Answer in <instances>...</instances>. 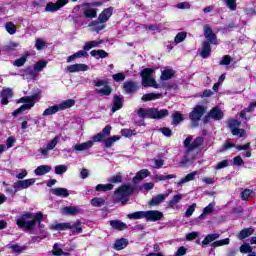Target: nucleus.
Instances as JSON below:
<instances>
[{"label":"nucleus","instance_id":"f257e3e1","mask_svg":"<svg viewBox=\"0 0 256 256\" xmlns=\"http://www.w3.org/2000/svg\"><path fill=\"white\" fill-rule=\"evenodd\" d=\"M41 221H43V213L38 212L34 216L31 213H25L16 220V225L21 228L25 227L27 231H33L37 223L40 228H43V225H41Z\"/></svg>","mask_w":256,"mask_h":256},{"label":"nucleus","instance_id":"f03ea898","mask_svg":"<svg viewBox=\"0 0 256 256\" xmlns=\"http://www.w3.org/2000/svg\"><path fill=\"white\" fill-rule=\"evenodd\" d=\"M137 113H138V116L142 118L165 119V117H168L169 115V110L167 109L159 110L157 108H148V109L140 108Z\"/></svg>","mask_w":256,"mask_h":256},{"label":"nucleus","instance_id":"7ed1b4c3","mask_svg":"<svg viewBox=\"0 0 256 256\" xmlns=\"http://www.w3.org/2000/svg\"><path fill=\"white\" fill-rule=\"evenodd\" d=\"M40 97L39 94H34L32 96H25L19 99L18 103H25L20 108L16 109L12 115L14 117H17L19 113H23V111H27L29 109H32V107H35V102L39 101Z\"/></svg>","mask_w":256,"mask_h":256},{"label":"nucleus","instance_id":"20e7f679","mask_svg":"<svg viewBox=\"0 0 256 256\" xmlns=\"http://www.w3.org/2000/svg\"><path fill=\"white\" fill-rule=\"evenodd\" d=\"M131 193H133V188L131 186L122 185L114 192V203H122V205H126Z\"/></svg>","mask_w":256,"mask_h":256},{"label":"nucleus","instance_id":"39448f33","mask_svg":"<svg viewBox=\"0 0 256 256\" xmlns=\"http://www.w3.org/2000/svg\"><path fill=\"white\" fill-rule=\"evenodd\" d=\"M153 73H155V71L151 68H146L141 72L143 87H153L154 89H159V84L155 81V79H153Z\"/></svg>","mask_w":256,"mask_h":256},{"label":"nucleus","instance_id":"423d86ee","mask_svg":"<svg viewBox=\"0 0 256 256\" xmlns=\"http://www.w3.org/2000/svg\"><path fill=\"white\" fill-rule=\"evenodd\" d=\"M193 137L189 136L188 138L185 139L184 141V147L187 149V157L197 149V147H201L203 145V137H197L192 143Z\"/></svg>","mask_w":256,"mask_h":256},{"label":"nucleus","instance_id":"0eeeda50","mask_svg":"<svg viewBox=\"0 0 256 256\" xmlns=\"http://www.w3.org/2000/svg\"><path fill=\"white\" fill-rule=\"evenodd\" d=\"M205 115V108L203 106H196L189 117L192 121V127H197L199 125V121H201V117Z\"/></svg>","mask_w":256,"mask_h":256},{"label":"nucleus","instance_id":"6e6552de","mask_svg":"<svg viewBox=\"0 0 256 256\" xmlns=\"http://www.w3.org/2000/svg\"><path fill=\"white\" fill-rule=\"evenodd\" d=\"M97 3H85L82 5V11L85 17L88 19H93L97 17V9L94 7H97Z\"/></svg>","mask_w":256,"mask_h":256},{"label":"nucleus","instance_id":"1a4fd4ad","mask_svg":"<svg viewBox=\"0 0 256 256\" xmlns=\"http://www.w3.org/2000/svg\"><path fill=\"white\" fill-rule=\"evenodd\" d=\"M229 127L232 135H235L236 137H245V129H239V127H241V122H239V120H230Z\"/></svg>","mask_w":256,"mask_h":256},{"label":"nucleus","instance_id":"9d476101","mask_svg":"<svg viewBox=\"0 0 256 256\" xmlns=\"http://www.w3.org/2000/svg\"><path fill=\"white\" fill-rule=\"evenodd\" d=\"M59 136L54 137L52 140H50L47 144L46 147L40 148L38 151L43 155V157H48L49 156V151H53L57 147V144L59 143Z\"/></svg>","mask_w":256,"mask_h":256},{"label":"nucleus","instance_id":"9b49d317","mask_svg":"<svg viewBox=\"0 0 256 256\" xmlns=\"http://www.w3.org/2000/svg\"><path fill=\"white\" fill-rule=\"evenodd\" d=\"M144 219H146V221H161V219H163V212L158 211V210H148V211H144Z\"/></svg>","mask_w":256,"mask_h":256},{"label":"nucleus","instance_id":"f8f14e48","mask_svg":"<svg viewBox=\"0 0 256 256\" xmlns=\"http://www.w3.org/2000/svg\"><path fill=\"white\" fill-rule=\"evenodd\" d=\"M67 3H69V0H57L56 3L53 2H49L46 5L45 11L46 12H55V11H59V9H61L62 7H65V5H67Z\"/></svg>","mask_w":256,"mask_h":256},{"label":"nucleus","instance_id":"ddd939ff","mask_svg":"<svg viewBox=\"0 0 256 256\" xmlns=\"http://www.w3.org/2000/svg\"><path fill=\"white\" fill-rule=\"evenodd\" d=\"M204 29V36L206 37L207 41H209V43H211L212 45H218V41H217V35H215V33H213V29H211V26L209 25H204L203 27Z\"/></svg>","mask_w":256,"mask_h":256},{"label":"nucleus","instance_id":"4468645a","mask_svg":"<svg viewBox=\"0 0 256 256\" xmlns=\"http://www.w3.org/2000/svg\"><path fill=\"white\" fill-rule=\"evenodd\" d=\"M35 178H30L26 180H19L13 184L14 189H29L31 185H34Z\"/></svg>","mask_w":256,"mask_h":256},{"label":"nucleus","instance_id":"2eb2a0df","mask_svg":"<svg viewBox=\"0 0 256 256\" xmlns=\"http://www.w3.org/2000/svg\"><path fill=\"white\" fill-rule=\"evenodd\" d=\"M114 9L115 8L113 7H108L104 9L98 16V21H101V23H107L109 19H111V15H113Z\"/></svg>","mask_w":256,"mask_h":256},{"label":"nucleus","instance_id":"dca6fc26","mask_svg":"<svg viewBox=\"0 0 256 256\" xmlns=\"http://www.w3.org/2000/svg\"><path fill=\"white\" fill-rule=\"evenodd\" d=\"M68 73H79L81 71H89V66L86 64H73L67 66Z\"/></svg>","mask_w":256,"mask_h":256},{"label":"nucleus","instance_id":"f3484780","mask_svg":"<svg viewBox=\"0 0 256 256\" xmlns=\"http://www.w3.org/2000/svg\"><path fill=\"white\" fill-rule=\"evenodd\" d=\"M169 197V194H158L149 201L148 205L150 207H157V205H161Z\"/></svg>","mask_w":256,"mask_h":256},{"label":"nucleus","instance_id":"a211bd4d","mask_svg":"<svg viewBox=\"0 0 256 256\" xmlns=\"http://www.w3.org/2000/svg\"><path fill=\"white\" fill-rule=\"evenodd\" d=\"M223 111L219 107H214L208 113L207 119H214V121H221L223 119Z\"/></svg>","mask_w":256,"mask_h":256},{"label":"nucleus","instance_id":"6ab92c4d","mask_svg":"<svg viewBox=\"0 0 256 256\" xmlns=\"http://www.w3.org/2000/svg\"><path fill=\"white\" fill-rule=\"evenodd\" d=\"M197 175H199V173L197 171L191 172L188 175H186V177L180 179V181H178L176 183V185L178 187H183V185H185V183H189V181H194L195 177H197Z\"/></svg>","mask_w":256,"mask_h":256},{"label":"nucleus","instance_id":"aec40b11","mask_svg":"<svg viewBox=\"0 0 256 256\" xmlns=\"http://www.w3.org/2000/svg\"><path fill=\"white\" fill-rule=\"evenodd\" d=\"M63 215H79L81 213V208L77 206H66L61 210Z\"/></svg>","mask_w":256,"mask_h":256},{"label":"nucleus","instance_id":"412c9836","mask_svg":"<svg viewBox=\"0 0 256 256\" xmlns=\"http://www.w3.org/2000/svg\"><path fill=\"white\" fill-rule=\"evenodd\" d=\"M181 199H183V194H176L173 196V198L168 201V207L170 209H179V203L181 202Z\"/></svg>","mask_w":256,"mask_h":256},{"label":"nucleus","instance_id":"4be33fe9","mask_svg":"<svg viewBox=\"0 0 256 256\" xmlns=\"http://www.w3.org/2000/svg\"><path fill=\"white\" fill-rule=\"evenodd\" d=\"M215 211V202H211L203 209V212L198 217L199 219L203 220L207 218V215H211Z\"/></svg>","mask_w":256,"mask_h":256},{"label":"nucleus","instance_id":"5701e85b","mask_svg":"<svg viewBox=\"0 0 256 256\" xmlns=\"http://www.w3.org/2000/svg\"><path fill=\"white\" fill-rule=\"evenodd\" d=\"M1 97H2L1 104L8 105L9 99H11V97H13V91L11 89L7 88L2 91Z\"/></svg>","mask_w":256,"mask_h":256},{"label":"nucleus","instance_id":"b1692460","mask_svg":"<svg viewBox=\"0 0 256 256\" xmlns=\"http://www.w3.org/2000/svg\"><path fill=\"white\" fill-rule=\"evenodd\" d=\"M151 173L147 169H142L139 172L136 173V175L133 178L134 183H138V181H143L146 177H149Z\"/></svg>","mask_w":256,"mask_h":256},{"label":"nucleus","instance_id":"393cba45","mask_svg":"<svg viewBox=\"0 0 256 256\" xmlns=\"http://www.w3.org/2000/svg\"><path fill=\"white\" fill-rule=\"evenodd\" d=\"M89 27H91L90 31H96L97 33H99V31H103V29L105 28V22L95 20L89 24Z\"/></svg>","mask_w":256,"mask_h":256},{"label":"nucleus","instance_id":"a878e982","mask_svg":"<svg viewBox=\"0 0 256 256\" xmlns=\"http://www.w3.org/2000/svg\"><path fill=\"white\" fill-rule=\"evenodd\" d=\"M71 228V223H58L50 225L52 231H67Z\"/></svg>","mask_w":256,"mask_h":256},{"label":"nucleus","instance_id":"bb28decb","mask_svg":"<svg viewBox=\"0 0 256 256\" xmlns=\"http://www.w3.org/2000/svg\"><path fill=\"white\" fill-rule=\"evenodd\" d=\"M51 194L56 195V197H69V190L67 188H53Z\"/></svg>","mask_w":256,"mask_h":256},{"label":"nucleus","instance_id":"cd10ccee","mask_svg":"<svg viewBox=\"0 0 256 256\" xmlns=\"http://www.w3.org/2000/svg\"><path fill=\"white\" fill-rule=\"evenodd\" d=\"M93 147V141L89 140L87 142L76 144L74 146L75 151H87V149H91Z\"/></svg>","mask_w":256,"mask_h":256},{"label":"nucleus","instance_id":"c85d7f7f","mask_svg":"<svg viewBox=\"0 0 256 256\" xmlns=\"http://www.w3.org/2000/svg\"><path fill=\"white\" fill-rule=\"evenodd\" d=\"M74 105H75V100L68 99L58 104V109L60 111H65V109H71V107H73Z\"/></svg>","mask_w":256,"mask_h":256},{"label":"nucleus","instance_id":"c756f323","mask_svg":"<svg viewBox=\"0 0 256 256\" xmlns=\"http://www.w3.org/2000/svg\"><path fill=\"white\" fill-rule=\"evenodd\" d=\"M163 97L162 93H148L142 96V101H156V99H161Z\"/></svg>","mask_w":256,"mask_h":256},{"label":"nucleus","instance_id":"7c9ffc66","mask_svg":"<svg viewBox=\"0 0 256 256\" xmlns=\"http://www.w3.org/2000/svg\"><path fill=\"white\" fill-rule=\"evenodd\" d=\"M209 55H211V44L206 41L202 45L201 57H203V59H207Z\"/></svg>","mask_w":256,"mask_h":256},{"label":"nucleus","instance_id":"2f4dec72","mask_svg":"<svg viewBox=\"0 0 256 256\" xmlns=\"http://www.w3.org/2000/svg\"><path fill=\"white\" fill-rule=\"evenodd\" d=\"M137 89V83L135 82L127 81L124 83V91H126V93H135Z\"/></svg>","mask_w":256,"mask_h":256},{"label":"nucleus","instance_id":"473e14b6","mask_svg":"<svg viewBox=\"0 0 256 256\" xmlns=\"http://www.w3.org/2000/svg\"><path fill=\"white\" fill-rule=\"evenodd\" d=\"M110 225L113 229H117L118 231L127 229V224L121 222V220H112L110 221Z\"/></svg>","mask_w":256,"mask_h":256},{"label":"nucleus","instance_id":"72a5a7b5","mask_svg":"<svg viewBox=\"0 0 256 256\" xmlns=\"http://www.w3.org/2000/svg\"><path fill=\"white\" fill-rule=\"evenodd\" d=\"M121 107H123V97L114 96V105L112 107V113H115V111H119Z\"/></svg>","mask_w":256,"mask_h":256},{"label":"nucleus","instance_id":"f704fd0d","mask_svg":"<svg viewBox=\"0 0 256 256\" xmlns=\"http://www.w3.org/2000/svg\"><path fill=\"white\" fill-rule=\"evenodd\" d=\"M221 235L219 233H214V234H208L205 238L204 241H202V245H209V243H213V241H217Z\"/></svg>","mask_w":256,"mask_h":256},{"label":"nucleus","instance_id":"c9c22d12","mask_svg":"<svg viewBox=\"0 0 256 256\" xmlns=\"http://www.w3.org/2000/svg\"><path fill=\"white\" fill-rule=\"evenodd\" d=\"M173 75H175V71L171 68H166L162 71L161 79L162 81H169V79L173 78Z\"/></svg>","mask_w":256,"mask_h":256},{"label":"nucleus","instance_id":"e433bc0d","mask_svg":"<svg viewBox=\"0 0 256 256\" xmlns=\"http://www.w3.org/2000/svg\"><path fill=\"white\" fill-rule=\"evenodd\" d=\"M101 43H103V40H93V41H89L86 42L83 49L84 51H91V49L95 48V47H99V45H101Z\"/></svg>","mask_w":256,"mask_h":256},{"label":"nucleus","instance_id":"4c0bfd02","mask_svg":"<svg viewBox=\"0 0 256 256\" xmlns=\"http://www.w3.org/2000/svg\"><path fill=\"white\" fill-rule=\"evenodd\" d=\"M27 57H29V53L26 52L22 57L16 59L13 62V66L14 67H23L25 65V63H27Z\"/></svg>","mask_w":256,"mask_h":256},{"label":"nucleus","instance_id":"58836bf2","mask_svg":"<svg viewBox=\"0 0 256 256\" xmlns=\"http://www.w3.org/2000/svg\"><path fill=\"white\" fill-rule=\"evenodd\" d=\"M49 171H51V166L41 165L35 170V175H38V176L46 175V173H49Z\"/></svg>","mask_w":256,"mask_h":256},{"label":"nucleus","instance_id":"ea45409f","mask_svg":"<svg viewBox=\"0 0 256 256\" xmlns=\"http://www.w3.org/2000/svg\"><path fill=\"white\" fill-rule=\"evenodd\" d=\"M59 111L60 110L58 105L50 106L46 110H44L43 117H48L49 115H55V113H59Z\"/></svg>","mask_w":256,"mask_h":256},{"label":"nucleus","instance_id":"a19ab883","mask_svg":"<svg viewBox=\"0 0 256 256\" xmlns=\"http://www.w3.org/2000/svg\"><path fill=\"white\" fill-rule=\"evenodd\" d=\"M90 55L92 57H99L100 59H105V58L109 57V54L107 52H105V50H92L90 52Z\"/></svg>","mask_w":256,"mask_h":256},{"label":"nucleus","instance_id":"79ce46f5","mask_svg":"<svg viewBox=\"0 0 256 256\" xmlns=\"http://www.w3.org/2000/svg\"><path fill=\"white\" fill-rule=\"evenodd\" d=\"M119 139H121V136H112L104 140V145L109 149L110 147H113V144L119 141Z\"/></svg>","mask_w":256,"mask_h":256},{"label":"nucleus","instance_id":"37998d69","mask_svg":"<svg viewBox=\"0 0 256 256\" xmlns=\"http://www.w3.org/2000/svg\"><path fill=\"white\" fill-rule=\"evenodd\" d=\"M253 228H246L240 231V234L238 236V239H247V237H250V235H253Z\"/></svg>","mask_w":256,"mask_h":256},{"label":"nucleus","instance_id":"c03bdc74","mask_svg":"<svg viewBox=\"0 0 256 256\" xmlns=\"http://www.w3.org/2000/svg\"><path fill=\"white\" fill-rule=\"evenodd\" d=\"M70 230L72 231L73 235H75V233H82L83 228L81 227V221L78 220L71 224Z\"/></svg>","mask_w":256,"mask_h":256},{"label":"nucleus","instance_id":"a18cd8bd","mask_svg":"<svg viewBox=\"0 0 256 256\" xmlns=\"http://www.w3.org/2000/svg\"><path fill=\"white\" fill-rule=\"evenodd\" d=\"M127 244V240L122 238L120 240H116L114 247L117 251H121V249H125V247H127Z\"/></svg>","mask_w":256,"mask_h":256},{"label":"nucleus","instance_id":"49530a36","mask_svg":"<svg viewBox=\"0 0 256 256\" xmlns=\"http://www.w3.org/2000/svg\"><path fill=\"white\" fill-rule=\"evenodd\" d=\"M183 121V114L180 112H175L172 114V125H179Z\"/></svg>","mask_w":256,"mask_h":256},{"label":"nucleus","instance_id":"de8ad7c7","mask_svg":"<svg viewBox=\"0 0 256 256\" xmlns=\"http://www.w3.org/2000/svg\"><path fill=\"white\" fill-rule=\"evenodd\" d=\"M5 29L10 35H15V33H17V26H15L13 22L6 23Z\"/></svg>","mask_w":256,"mask_h":256},{"label":"nucleus","instance_id":"09e8293b","mask_svg":"<svg viewBox=\"0 0 256 256\" xmlns=\"http://www.w3.org/2000/svg\"><path fill=\"white\" fill-rule=\"evenodd\" d=\"M128 219H145V211H138L127 215Z\"/></svg>","mask_w":256,"mask_h":256},{"label":"nucleus","instance_id":"8fccbe9b","mask_svg":"<svg viewBox=\"0 0 256 256\" xmlns=\"http://www.w3.org/2000/svg\"><path fill=\"white\" fill-rule=\"evenodd\" d=\"M109 183H123V175L121 173H117L116 175L108 178Z\"/></svg>","mask_w":256,"mask_h":256},{"label":"nucleus","instance_id":"3c124183","mask_svg":"<svg viewBox=\"0 0 256 256\" xmlns=\"http://www.w3.org/2000/svg\"><path fill=\"white\" fill-rule=\"evenodd\" d=\"M152 163H153L152 167L154 169H161V167L165 165V160H163L162 158H154L152 159Z\"/></svg>","mask_w":256,"mask_h":256},{"label":"nucleus","instance_id":"603ef678","mask_svg":"<svg viewBox=\"0 0 256 256\" xmlns=\"http://www.w3.org/2000/svg\"><path fill=\"white\" fill-rule=\"evenodd\" d=\"M96 92L99 93V95H111V86L105 85L103 88L96 89Z\"/></svg>","mask_w":256,"mask_h":256},{"label":"nucleus","instance_id":"864d4df0","mask_svg":"<svg viewBox=\"0 0 256 256\" xmlns=\"http://www.w3.org/2000/svg\"><path fill=\"white\" fill-rule=\"evenodd\" d=\"M91 205H93V207H103V205H105V199L103 198H93L91 200Z\"/></svg>","mask_w":256,"mask_h":256},{"label":"nucleus","instance_id":"5fc2aeb1","mask_svg":"<svg viewBox=\"0 0 256 256\" xmlns=\"http://www.w3.org/2000/svg\"><path fill=\"white\" fill-rule=\"evenodd\" d=\"M224 3L226 4V7L230 9V11L237 10V0H224Z\"/></svg>","mask_w":256,"mask_h":256},{"label":"nucleus","instance_id":"6e6d98bb","mask_svg":"<svg viewBox=\"0 0 256 256\" xmlns=\"http://www.w3.org/2000/svg\"><path fill=\"white\" fill-rule=\"evenodd\" d=\"M113 190V184H98L96 191H111Z\"/></svg>","mask_w":256,"mask_h":256},{"label":"nucleus","instance_id":"4d7b16f0","mask_svg":"<svg viewBox=\"0 0 256 256\" xmlns=\"http://www.w3.org/2000/svg\"><path fill=\"white\" fill-rule=\"evenodd\" d=\"M230 243V240L229 238H225V239H222V240H217L215 242H213L211 245L212 247H223V245H229Z\"/></svg>","mask_w":256,"mask_h":256},{"label":"nucleus","instance_id":"13d9d810","mask_svg":"<svg viewBox=\"0 0 256 256\" xmlns=\"http://www.w3.org/2000/svg\"><path fill=\"white\" fill-rule=\"evenodd\" d=\"M254 195V192L253 190H249V189H246L244 190L242 193H241V199L243 201H247L249 199V197H253Z\"/></svg>","mask_w":256,"mask_h":256},{"label":"nucleus","instance_id":"bf43d9fd","mask_svg":"<svg viewBox=\"0 0 256 256\" xmlns=\"http://www.w3.org/2000/svg\"><path fill=\"white\" fill-rule=\"evenodd\" d=\"M121 135L122 137H133V135H137V131L132 129H122Z\"/></svg>","mask_w":256,"mask_h":256},{"label":"nucleus","instance_id":"052dcab7","mask_svg":"<svg viewBox=\"0 0 256 256\" xmlns=\"http://www.w3.org/2000/svg\"><path fill=\"white\" fill-rule=\"evenodd\" d=\"M53 255L61 256V255H69L68 253H64L63 249L59 247V244H54L53 250H52Z\"/></svg>","mask_w":256,"mask_h":256},{"label":"nucleus","instance_id":"680f3d73","mask_svg":"<svg viewBox=\"0 0 256 256\" xmlns=\"http://www.w3.org/2000/svg\"><path fill=\"white\" fill-rule=\"evenodd\" d=\"M187 38V32H180L176 35L174 41L175 43H183L185 39Z\"/></svg>","mask_w":256,"mask_h":256},{"label":"nucleus","instance_id":"e2e57ef3","mask_svg":"<svg viewBox=\"0 0 256 256\" xmlns=\"http://www.w3.org/2000/svg\"><path fill=\"white\" fill-rule=\"evenodd\" d=\"M45 67H47V62L46 61H39L34 66V71H37L39 73V72L43 71V69H45Z\"/></svg>","mask_w":256,"mask_h":256},{"label":"nucleus","instance_id":"0e129e2a","mask_svg":"<svg viewBox=\"0 0 256 256\" xmlns=\"http://www.w3.org/2000/svg\"><path fill=\"white\" fill-rule=\"evenodd\" d=\"M253 248L248 243H244L242 246H240V253H252Z\"/></svg>","mask_w":256,"mask_h":256},{"label":"nucleus","instance_id":"69168bd1","mask_svg":"<svg viewBox=\"0 0 256 256\" xmlns=\"http://www.w3.org/2000/svg\"><path fill=\"white\" fill-rule=\"evenodd\" d=\"M225 167H229V160H223L218 162L214 169H216V171H219L221 169H225Z\"/></svg>","mask_w":256,"mask_h":256},{"label":"nucleus","instance_id":"338daca9","mask_svg":"<svg viewBox=\"0 0 256 256\" xmlns=\"http://www.w3.org/2000/svg\"><path fill=\"white\" fill-rule=\"evenodd\" d=\"M195 209H197V204L193 203L191 206L188 207V209L185 212V217H191L193 213H195Z\"/></svg>","mask_w":256,"mask_h":256},{"label":"nucleus","instance_id":"774afa93","mask_svg":"<svg viewBox=\"0 0 256 256\" xmlns=\"http://www.w3.org/2000/svg\"><path fill=\"white\" fill-rule=\"evenodd\" d=\"M67 172V166L65 165H58L55 167L56 175H63V173Z\"/></svg>","mask_w":256,"mask_h":256}]
</instances>
